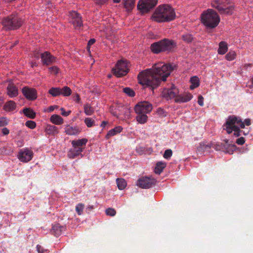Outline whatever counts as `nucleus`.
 <instances>
[{
  "instance_id": "7",
  "label": "nucleus",
  "mask_w": 253,
  "mask_h": 253,
  "mask_svg": "<svg viewBox=\"0 0 253 253\" xmlns=\"http://www.w3.org/2000/svg\"><path fill=\"white\" fill-rule=\"evenodd\" d=\"M211 5L221 14H231L232 13L233 8L229 0H213Z\"/></svg>"
},
{
  "instance_id": "21",
  "label": "nucleus",
  "mask_w": 253,
  "mask_h": 253,
  "mask_svg": "<svg viewBox=\"0 0 253 253\" xmlns=\"http://www.w3.org/2000/svg\"><path fill=\"white\" fill-rule=\"evenodd\" d=\"M193 97L190 93H186L181 94L175 99V101L178 103H185L189 101Z\"/></svg>"
},
{
  "instance_id": "61",
  "label": "nucleus",
  "mask_w": 253,
  "mask_h": 253,
  "mask_svg": "<svg viewBox=\"0 0 253 253\" xmlns=\"http://www.w3.org/2000/svg\"><path fill=\"white\" fill-rule=\"evenodd\" d=\"M17 41H16V42H15V44H17Z\"/></svg>"
},
{
  "instance_id": "55",
  "label": "nucleus",
  "mask_w": 253,
  "mask_h": 253,
  "mask_svg": "<svg viewBox=\"0 0 253 253\" xmlns=\"http://www.w3.org/2000/svg\"><path fill=\"white\" fill-rule=\"evenodd\" d=\"M247 86H249L250 88H253V78L250 80V82H248Z\"/></svg>"
},
{
  "instance_id": "38",
  "label": "nucleus",
  "mask_w": 253,
  "mask_h": 253,
  "mask_svg": "<svg viewBox=\"0 0 253 253\" xmlns=\"http://www.w3.org/2000/svg\"><path fill=\"white\" fill-rule=\"evenodd\" d=\"M84 123L88 127H91L94 126L95 121L93 119L90 118H86L84 119Z\"/></svg>"
},
{
  "instance_id": "59",
  "label": "nucleus",
  "mask_w": 253,
  "mask_h": 253,
  "mask_svg": "<svg viewBox=\"0 0 253 253\" xmlns=\"http://www.w3.org/2000/svg\"><path fill=\"white\" fill-rule=\"evenodd\" d=\"M114 2L115 3H119L121 1V0H113Z\"/></svg>"
},
{
  "instance_id": "52",
  "label": "nucleus",
  "mask_w": 253,
  "mask_h": 253,
  "mask_svg": "<svg viewBox=\"0 0 253 253\" xmlns=\"http://www.w3.org/2000/svg\"><path fill=\"white\" fill-rule=\"evenodd\" d=\"M60 110L61 111V115L64 116H68L71 113L70 111L66 112L63 108H61Z\"/></svg>"
},
{
  "instance_id": "23",
  "label": "nucleus",
  "mask_w": 253,
  "mask_h": 253,
  "mask_svg": "<svg viewBox=\"0 0 253 253\" xmlns=\"http://www.w3.org/2000/svg\"><path fill=\"white\" fill-rule=\"evenodd\" d=\"M117 117L123 120L129 119L131 117L130 109L126 107L123 108L122 113L119 114Z\"/></svg>"
},
{
  "instance_id": "22",
  "label": "nucleus",
  "mask_w": 253,
  "mask_h": 253,
  "mask_svg": "<svg viewBox=\"0 0 253 253\" xmlns=\"http://www.w3.org/2000/svg\"><path fill=\"white\" fill-rule=\"evenodd\" d=\"M44 130L48 135H54L59 133L58 127L51 125H47L44 127Z\"/></svg>"
},
{
  "instance_id": "17",
  "label": "nucleus",
  "mask_w": 253,
  "mask_h": 253,
  "mask_svg": "<svg viewBox=\"0 0 253 253\" xmlns=\"http://www.w3.org/2000/svg\"><path fill=\"white\" fill-rule=\"evenodd\" d=\"M41 57L42 63L46 65L52 64L55 60V57L48 51H45L41 54Z\"/></svg>"
},
{
  "instance_id": "24",
  "label": "nucleus",
  "mask_w": 253,
  "mask_h": 253,
  "mask_svg": "<svg viewBox=\"0 0 253 253\" xmlns=\"http://www.w3.org/2000/svg\"><path fill=\"white\" fill-rule=\"evenodd\" d=\"M17 105L15 102L12 100L6 102L3 107V109L7 112H11L15 110L16 108Z\"/></svg>"
},
{
  "instance_id": "19",
  "label": "nucleus",
  "mask_w": 253,
  "mask_h": 253,
  "mask_svg": "<svg viewBox=\"0 0 253 253\" xmlns=\"http://www.w3.org/2000/svg\"><path fill=\"white\" fill-rule=\"evenodd\" d=\"M7 94L10 98L16 97L18 95L17 87L12 83L9 84L7 86Z\"/></svg>"
},
{
  "instance_id": "49",
  "label": "nucleus",
  "mask_w": 253,
  "mask_h": 253,
  "mask_svg": "<svg viewBox=\"0 0 253 253\" xmlns=\"http://www.w3.org/2000/svg\"><path fill=\"white\" fill-rule=\"evenodd\" d=\"M245 140L243 137L238 138L236 141V143L238 145H243L245 143Z\"/></svg>"
},
{
  "instance_id": "40",
  "label": "nucleus",
  "mask_w": 253,
  "mask_h": 253,
  "mask_svg": "<svg viewBox=\"0 0 253 253\" xmlns=\"http://www.w3.org/2000/svg\"><path fill=\"white\" fill-rule=\"evenodd\" d=\"M124 92L130 97H133L135 95L134 91L129 87H125L123 88Z\"/></svg>"
},
{
  "instance_id": "20",
  "label": "nucleus",
  "mask_w": 253,
  "mask_h": 253,
  "mask_svg": "<svg viewBox=\"0 0 253 253\" xmlns=\"http://www.w3.org/2000/svg\"><path fill=\"white\" fill-rule=\"evenodd\" d=\"M123 129V127L120 126L115 127L114 128L110 129L108 132L105 136V138L106 139H109L110 137L121 133Z\"/></svg>"
},
{
  "instance_id": "2",
  "label": "nucleus",
  "mask_w": 253,
  "mask_h": 253,
  "mask_svg": "<svg viewBox=\"0 0 253 253\" xmlns=\"http://www.w3.org/2000/svg\"><path fill=\"white\" fill-rule=\"evenodd\" d=\"M251 125V119H246L243 121L240 117L232 115L228 117L223 126L227 133L230 134L234 132V136L239 137L242 134L247 135L249 133L250 129L248 128L245 130H240V128H245L246 126Z\"/></svg>"
},
{
  "instance_id": "50",
  "label": "nucleus",
  "mask_w": 253,
  "mask_h": 253,
  "mask_svg": "<svg viewBox=\"0 0 253 253\" xmlns=\"http://www.w3.org/2000/svg\"><path fill=\"white\" fill-rule=\"evenodd\" d=\"M157 113L159 115L161 116H166L167 115L166 112L163 109L161 108H159L158 109Z\"/></svg>"
},
{
  "instance_id": "44",
  "label": "nucleus",
  "mask_w": 253,
  "mask_h": 253,
  "mask_svg": "<svg viewBox=\"0 0 253 253\" xmlns=\"http://www.w3.org/2000/svg\"><path fill=\"white\" fill-rule=\"evenodd\" d=\"M25 125L31 129H34L36 126V124L35 122L33 121H28L26 122Z\"/></svg>"
},
{
  "instance_id": "8",
  "label": "nucleus",
  "mask_w": 253,
  "mask_h": 253,
  "mask_svg": "<svg viewBox=\"0 0 253 253\" xmlns=\"http://www.w3.org/2000/svg\"><path fill=\"white\" fill-rule=\"evenodd\" d=\"M112 71L114 75L118 78L126 75L128 71L127 62L124 60L118 61Z\"/></svg>"
},
{
  "instance_id": "57",
  "label": "nucleus",
  "mask_w": 253,
  "mask_h": 253,
  "mask_svg": "<svg viewBox=\"0 0 253 253\" xmlns=\"http://www.w3.org/2000/svg\"><path fill=\"white\" fill-rule=\"evenodd\" d=\"M95 42V40L93 39H90L88 42V46L93 44Z\"/></svg>"
},
{
  "instance_id": "62",
  "label": "nucleus",
  "mask_w": 253,
  "mask_h": 253,
  "mask_svg": "<svg viewBox=\"0 0 253 253\" xmlns=\"http://www.w3.org/2000/svg\"><path fill=\"white\" fill-rule=\"evenodd\" d=\"M108 77H109V78H110V77H111V76H110V75L108 76Z\"/></svg>"
},
{
  "instance_id": "43",
  "label": "nucleus",
  "mask_w": 253,
  "mask_h": 253,
  "mask_svg": "<svg viewBox=\"0 0 253 253\" xmlns=\"http://www.w3.org/2000/svg\"><path fill=\"white\" fill-rule=\"evenodd\" d=\"M172 154V150L171 149H167L165 151L163 157L165 159L169 160L171 158Z\"/></svg>"
},
{
  "instance_id": "47",
  "label": "nucleus",
  "mask_w": 253,
  "mask_h": 253,
  "mask_svg": "<svg viewBox=\"0 0 253 253\" xmlns=\"http://www.w3.org/2000/svg\"><path fill=\"white\" fill-rule=\"evenodd\" d=\"M50 73L56 74L59 72V68L57 66H53L49 68Z\"/></svg>"
},
{
  "instance_id": "53",
  "label": "nucleus",
  "mask_w": 253,
  "mask_h": 253,
  "mask_svg": "<svg viewBox=\"0 0 253 253\" xmlns=\"http://www.w3.org/2000/svg\"><path fill=\"white\" fill-rule=\"evenodd\" d=\"M2 133L3 135H7L9 133V129L6 127H4L2 129Z\"/></svg>"
},
{
  "instance_id": "42",
  "label": "nucleus",
  "mask_w": 253,
  "mask_h": 253,
  "mask_svg": "<svg viewBox=\"0 0 253 253\" xmlns=\"http://www.w3.org/2000/svg\"><path fill=\"white\" fill-rule=\"evenodd\" d=\"M182 39L187 42H191L193 40V37L191 34H186L182 35Z\"/></svg>"
},
{
  "instance_id": "18",
  "label": "nucleus",
  "mask_w": 253,
  "mask_h": 253,
  "mask_svg": "<svg viewBox=\"0 0 253 253\" xmlns=\"http://www.w3.org/2000/svg\"><path fill=\"white\" fill-rule=\"evenodd\" d=\"M83 148H79V147H72L68 152V157L70 159H74L76 157L81 156L83 157L82 153L83 152Z\"/></svg>"
},
{
  "instance_id": "28",
  "label": "nucleus",
  "mask_w": 253,
  "mask_h": 253,
  "mask_svg": "<svg viewBox=\"0 0 253 253\" xmlns=\"http://www.w3.org/2000/svg\"><path fill=\"white\" fill-rule=\"evenodd\" d=\"M190 83L191 84L190 88L194 89L198 87L200 85V80L197 76H193L190 79Z\"/></svg>"
},
{
  "instance_id": "14",
  "label": "nucleus",
  "mask_w": 253,
  "mask_h": 253,
  "mask_svg": "<svg viewBox=\"0 0 253 253\" xmlns=\"http://www.w3.org/2000/svg\"><path fill=\"white\" fill-rule=\"evenodd\" d=\"M156 182V180L154 178L143 177L138 180L137 184L142 188L147 189L155 184Z\"/></svg>"
},
{
  "instance_id": "11",
  "label": "nucleus",
  "mask_w": 253,
  "mask_h": 253,
  "mask_svg": "<svg viewBox=\"0 0 253 253\" xmlns=\"http://www.w3.org/2000/svg\"><path fill=\"white\" fill-rule=\"evenodd\" d=\"M33 157V152L29 149L26 148L20 150L17 157L22 162L27 163L32 160Z\"/></svg>"
},
{
  "instance_id": "56",
  "label": "nucleus",
  "mask_w": 253,
  "mask_h": 253,
  "mask_svg": "<svg viewBox=\"0 0 253 253\" xmlns=\"http://www.w3.org/2000/svg\"><path fill=\"white\" fill-rule=\"evenodd\" d=\"M58 108V106L56 105L50 106L49 107V111L50 112L53 111L55 108Z\"/></svg>"
},
{
  "instance_id": "15",
  "label": "nucleus",
  "mask_w": 253,
  "mask_h": 253,
  "mask_svg": "<svg viewBox=\"0 0 253 253\" xmlns=\"http://www.w3.org/2000/svg\"><path fill=\"white\" fill-rule=\"evenodd\" d=\"M23 95L29 100H34L37 98V92L34 88L24 86L22 89Z\"/></svg>"
},
{
  "instance_id": "58",
  "label": "nucleus",
  "mask_w": 253,
  "mask_h": 253,
  "mask_svg": "<svg viewBox=\"0 0 253 253\" xmlns=\"http://www.w3.org/2000/svg\"><path fill=\"white\" fill-rule=\"evenodd\" d=\"M108 124V122H106V121H103L101 123V124L100 125V126L103 127V128H104Z\"/></svg>"
},
{
  "instance_id": "48",
  "label": "nucleus",
  "mask_w": 253,
  "mask_h": 253,
  "mask_svg": "<svg viewBox=\"0 0 253 253\" xmlns=\"http://www.w3.org/2000/svg\"><path fill=\"white\" fill-rule=\"evenodd\" d=\"M37 250L39 253H47V251L44 250L43 247L39 245H38L37 246Z\"/></svg>"
},
{
  "instance_id": "12",
  "label": "nucleus",
  "mask_w": 253,
  "mask_h": 253,
  "mask_svg": "<svg viewBox=\"0 0 253 253\" xmlns=\"http://www.w3.org/2000/svg\"><path fill=\"white\" fill-rule=\"evenodd\" d=\"M179 93V90L174 85L170 88H165L162 91V96L167 100L174 98Z\"/></svg>"
},
{
  "instance_id": "39",
  "label": "nucleus",
  "mask_w": 253,
  "mask_h": 253,
  "mask_svg": "<svg viewBox=\"0 0 253 253\" xmlns=\"http://www.w3.org/2000/svg\"><path fill=\"white\" fill-rule=\"evenodd\" d=\"M84 206L83 204L79 203L76 206V211L80 215L83 213V210L84 209Z\"/></svg>"
},
{
  "instance_id": "16",
  "label": "nucleus",
  "mask_w": 253,
  "mask_h": 253,
  "mask_svg": "<svg viewBox=\"0 0 253 253\" xmlns=\"http://www.w3.org/2000/svg\"><path fill=\"white\" fill-rule=\"evenodd\" d=\"M81 132V129L76 126L66 125L64 132L68 135H77Z\"/></svg>"
},
{
  "instance_id": "4",
  "label": "nucleus",
  "mask_w": 253,
  "mask_h": 253,
  "mask_svg": "<svg viewBox=\"0 0 253 253\" xmlns=\"http://www.w3.org/2000/svg\"><path fill=\"white\" fill-rule=\"evenodd\" d=\"M220 21L217 13L213 9H208L201 15L202 23L207 28L213 29L217 26Z\"/></svg>"
},
{
  "instance_id": "31",
  "label": "nucleus",
  "mask_w": 253,
  "mask_h": 253,
  "mask_svg": "<svg viewBox=\"0 0 253 253\" xmlns=\"http://www.w3.org/2000/svg\"><path fill=\"white\" fill-rule=\"evenodd\" d=\"M147 114H137L136 117L137 122L140 124H144L147 122L148 117Z\"/></svg>"
},
{
  "instance_id": "10",
  "label": "nucleus",
  "mask_w": 253,
  "mask_h": 253,
  "mask_svg": "<svg viewBox=\"0 0 253 253\" xmlns=\"http://www.w3.org/2000/svg\"><path fill=\"white\" fill-rule=\"evenodd\" d=\"M158 0H140L137 8L142 12H146L154 7L157 3Z\"/></svg>"
},
{
  "instance_id": "54",
  "label": "nucleus",
  "mask_w": 253,
  "mask_h": 253,
  "mask_svg": "<svg viewBox=\"0 0 253 253\" xmlns=\"http://www.w3.org/2000/svg\"><path fill=\"white\" fill-rule=\"evenodd\" d=\"M73 99L74 101H75L76 102H78V103H80V96L79 94H76L74 97H73Z\"/></svg>"
},
{
  "instance_id": "29",
  "label": "nucleus",
  "mask_w": 253,
  "mask_h": 253,
  "mask_svg": "<svg viewBox=\"0 0 253 253\" xmlns=\"http://www.w3.org/2000/svg\"><path fill=\"white\" fill-rule=\"evenodd\" d=\"M166 167V163L163 162H159L156 164L154 171L156 174H160Z\"/></svg>"
},
{
  "instance_id": "35",
  "label": "nucleus",
  "mask_w": 253,
  "mask_h": 253,
  "mask_svg": "<svg viewBox=\"0 0 253 253\" xmlns=\"http://www.w3.org/2000/svg\"><path fill=\"white\" fill-rule=\"evenodd\" d=\"M84 108L86 115L90 116L94 113V109L88 104H85Z\"/></svg>"
},
{
  "instance_id": "26",
  "label": "nucleus",
  "mask_w": 253,
  "mask_h": 253,
  "mask_svg": "<svg viewBox=\"0 0 253 253\" xmlns=\"http://www.w3.org/2000/svg\"><path fill=\"white\" fill-rule=\"evenodd\" d=\"M50 121L55 125H60L63 123V118L59 115L56 114L53 115L50 117Z\"/></svg>"
},
{
  "instance_id": "30",
  "label": "nucleus",
  "mask_w": 253,
  "mask_h": 253,
  "mask_svg": "<svg viewBox=\"0 0 253 253\" xmlns=\"http://www.w3.org/2000/svg\"><path fill=\"white\" fill-rule=\"evenodd\" d=\"M135 3V0H124V7L127 11H130L134 7Z\"/></svg>"
},
{
  "instance_id": "46",
  "label": "nucleus",
  "mask_w": 253,
  "mask_h": 253,
  "mask_svg": "<svg viewBox=\"0 0 253 253\" xmlns=\"http://www.w3.org/2000/svg\"><path fill=\"white\" fill-rule=\"evenodd\" d=\"M8 124V120L6 117L0 118V127L3 126Z\"/></svg>"
},
{
  "instance_id": "36",
  "label": "nucleus",
  "mask_w": 253,
  "mask_h": 253,
  "mask_svg": "<svg viewBox=\"0 0 253 253\" xmlns=\"http://www.w3.org/2000/svg\"><path fill=\"white\" fill-rule=\"evenodd\" d=\"M60 90L61 95H63V96H69L72 93L71 89L67 86H65L62 88H60Z\"/></svg>"
},
{
  "instance_id": "32",
  "label": "nucleus",
  "mask_w": 253,
  "mask_h": 253,
  "mask_svg": "<svg viewBox=\"0 0 253 253\" xmlns=\"http://www.w3.org/2000/svg\"><path fill=\"white\" fill-rule=\"evenodd\" d=\"M24 114L31 119H34L36 117V113L30 108H25L23 110Z\"/></svg>"
},
{
  "instance_id": "1",
  "label": "nucleus",
  "mask_w": 253,
  "mask_h": 253,
  "mask_svg": "<svg viewBox=\"0 0 253 253\" xmlns=\"http://www.w3.org/2000/svg\"><path fill=\"white\" fill-rule=\"evenodd\" d=\"M172 70L170 64L157 63L152 68L141 72L138 76V82L142 85L156 87L162 81H166Z\"/></svg>"
},
{
  "instance_id": "41",
  "label": "nucleus",
  "mask_w": 253,
  "mask_h": 253,
  "mask_svg": "<svg viewBox=\"0 0 253 253\" xmlns=\"http://www.w3.org/2000/svg\"><path fill=\"white\" fill-rule=\"evenodd\" d=\"M52 229L57 235H59L61 234L62 230L64 229V227L60 226L59 224H56L53 226Z\"/></svg>"
},
{
  "instance_id": "45",
  "label": "nucleus",
  "mask_w": 253,
  "mask_h": 253,
  "mask_svg": "<svg viewBox=\"0 0 253 253\" xmlns=\"http://www.w3.org/2000/svg\"><path fill=\"white\" fill-rule=\"evenodd\" d=\"M105 213L107 215L113 216L116 214V211L114 209L108 208L106 210Z\"/></svg>"
},
{
  "instance_id": "6",
  "label": "nucleus",
  "mask_w": 253,
  "mask_h": 253,
  "mask_svg": "<svg viewBox=\"0 0 253 253\" xmlns=\"http://www.w3.org/2000/svg\"><path fill=\"white\" fill-rule=\"evenodd\" d=\"M22 23V20L16 14H12L5 17L1 22L3 28L6 30L18 28L21 26Z\"/></svg>"
},
{
  "instance_id": "60",
  "label": "nucleus",
  "mask_w": 253,
  "mask_h": 253,
  "mask_svg": "<svg viewBox=\"0 0 253 253\" xmlns=\"http://www.w3.org/2000/svg\"><path fill=\"white\" fill-rule=\"evenodd\" d=\"M37 66V65H36V63H32V64H31V66H32V67H34V66Z\"/></svg>"
},
{
  "instance_id": "13",
  "label": "nucleus",
  "mask_w": 253,
  "mask_h": 253,
  "mask_svg": "<svg viewBox=\"0 0 253 253\" xmlns=\"http://www.w3.org/2000/svg\"><path fill=\"white\" fill-rule=\"evenodd\" d=\"M70 21L76 29H79L83 26L82 17L75 11H72L70 12Z\"/></svg>"
},
{
  "instance_id": "51",
  "label": "nucleus",
  "mask_w": 253,
  "mask_h": 253,
  "mask_svg": "<svg viewBox=\"0 0 253 253\" xmlns=\"http://www.w3.org/2000/svg\"><path fill=\"white\" fill-rule=\"evenodd\" d=\"M198 103L201 106H203L204 105V97L202 96H199L198 98Z\"/></svg>"
},
{
  "instance_id": "25",
  "label": "nucleus",
  "mask_w": 253,
  "mask_h": 253,
  "mask_svg": "<svg viewBox=\"0 0 253 253\" xmlns=\"http://www.w3.org/2000/svg\"><path fill=\"white\" fill-rule=\"evenodd\" d=\"M87 142V139L86 138H82L78 140H74L71 142L72 147H79L82 148V146H85Z\"/></svg>"
},
{
  "instance_id": "5",
  "label": "nucleus",
  "mask_w": 253,
  "mask_h": 253,
  "mask_svg": "<svg viewBox=\"0 0 253 253\" xmlns=\"http://www.w3.org/2000/svg\"><path fill=\"white\" fill-rule=\"evenodd\" d=\"M176 45L174 41L165 39L152 43L151 45V49L154 53H159L161 52H169L174 50Z\"/></svg>"
},
{
  "instance_id": "9",
  "label": "nucleus",
  "mask_w": 253,
  "mask_h": 253,
  "mask_svg": "<svg viewBox=\"0 0 253 253\" xmlns=\"http://www.w3.org/2000/svg\"><path fill=\"white\" fill-rule=\"evenodd\" d=\"M153 109L151 103L147 101H141L137 103L134 107V111L137 114H148Z\"/></svg>"
},
{
  "instance_id": "34",
  "label": "nucleus",
  "mask_w": 253,
  "mask_h": 253,
  "mask_svg": "<svg viewBox=\"0 0 253 253\" xmlns=\"http://www.w3.org/2000/svg\"><path fill=\"white\" fill-rule=\"evenodd\" d=\"M48 93L52 96L56 97L61 95V90L60 87H51L49 90Z\"/></svg>"
},
{
  "instance_id": "37",
  "label": "nucleus",
  "mask_w": 253,
  "mask_h": 253,
  "mask_svg": "<svg viewBox=\"0 0 253 253\" xmlns=\"http://www.w3.org/2000/svg\"><path fill=\"white\" fill-rule=\"evenodd\" d=\"M236 56V53L235 51L230 50L226 55L225 58L228 61H232L235 59Z\"/></svg>"
},
{
  "instance_id": "27",
  "label": "nucleus",
  "mask_w": 253,
  "mask_h": 253,
  "mask_svg": "<svg viewBox=\"0 0 253 253\" xmlns=\"http://www.w3.org/2000/svg\"><path fill=\"white\" fill-rule=\"evenodd\" d=\"M228 50L227 43L224 41H222L219 43V48L218 49V53L219 54L223 55Z\"/></svg>"
},
{
  "instance_id": "3",
  "label": "nucleus",
  "mask_w": 253,
  "mask_h": 253,
  "mask_svg": "<svg viewBox=\"0 0 253 253\" xmlns=\"http://www.w3.org/2000/svg\"><path fill=\"white\" fill-rule=\"evenodd\" d=\"M173 8L169 4H162L155 9L152 19L157 22H166L173 20L175 17Z\"/></svg>"
},
{
  "instance_id": "33",
  "label": "nucleus",
  "mask_w": 253,
  "mask_h": 253,
  "mask_svg": "<svg viewBox=\"0 0 253 253\" xmlns=\"http://www.w3.org/2000/svg\"><path fill=\"white\" fill-rule=\"evenodd\" d=\"M116 182L118 188L121 190L124 189L127 185L126 181L124 178H117Z\"/></svg>"
}]
</instances>
